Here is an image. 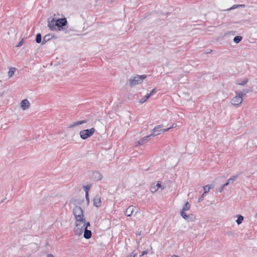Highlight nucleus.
I'll use <instances>...</instances> for the list:
<instances>
[{"label":"nucleus","instance_id":"19","mask_svg":"<svg viewBox=\"0 0 257 257\" xmlns=\"http://www.w3.org/2000/svg\"><path fill=\"white\" fill-rule=\"evenodd\" d=\"M214 188V185H205L203 187V189H204V194H206L207 193V192H208L210 190V189H211V188Z\"/></svg>","mask_w":257,"mask_h":257},{"label":"nucleus","instance_id":"1","mask_svg":"<svg viewBox=\"0 0 257 257\" xmlns=\"http://www.w3.org/2000/svg\"><path fill=\"white\" fill-rule=\"evenodd\" d=\"M68 23L66 18H55L48 19V27L51 31H61L65 29Z\"/></svg>","mask_w":257,"mask_h":257},{"label":"nucleus","instance_id":"15","mask_svg":"<svg viewBox=\"0 0 257 257\" xmlns=\"http://www.w3.org/2000/svg\"><path fill=\"white\" fill-rule=\"evenodd\" d=\"M134 212V207L133 206H129L125 210L124 214L126 216L130 217Z\"/></svg>","mask_w":257,"mask_h":257},{"label":"nucleus","instance_id":"41","mask_svg":"<svg viewBox=\"0 0 257 257\" xmlns=\"http://www.w3.org/2000/svg\"><path fill=\"white\" fill-rule=\"evenodd\" d=\"M47 257H55L52 254L50 253L47 255Z\"/></svg>","mask_w":257,"mask_h":257},{"label":"nucleus","instance_id":"23","mask_svg":"<svg viewBox=\"0 0 257 257\" xmlns=\"http://www.w3.org/2000/svg\"><path fill=\"white\" fill-rule=\"evenodd\" d=\"M36 43H37L38 44H39L42 42V36L40 33H38L37 34L36 38Z\"/></svg>","mask_w":257,"mask_h":257},{"label":"nucleus","instance_id":"29","mask_svg":"<svg viewBox=\"0 0 257 257\" xmlns=\"http://www.w3.org/2000/svg\"><path fill=\"white\" fill-rule=\"evenodd\" d=\"M188 216V218L187 217H185L186 218H184L185 220H188V221H192L193 220V219H194V216L193 215L191 214V215H187Z\"/></svg>","mask_w":257,"mask_h":257},{"label":"nucleus","instance_id":"35","mask_svg":"<svg viewBox=\"0 0 257 257\" xmlns=\"http://www.w3.org/2000/svg\"><path fill=\"white\" fill-rule=\"evenodd\" d=\"M136 254H134V252H132L130 254L127 255L126 257H135Z\"/></svg>","mask_w":257,"mask_h":257},{"label":"nucleus","instance_id":"46","mask_svg":"<svg viewBox=\"0 0 257 257\" xmlns=\"http://www.w3.org/2000/svg\"><path fill=\"white\" fill-rule=\"evenodd\" d=\"M255 216H257V213L256 214Z\"/></svg>","mask_w":257,"mask_h":257},{"label":"nucleus","instance_id":"28","mask_svg":"<svg viewBox=\"0 0 257 257\" xmlns=\"http://www.w3.org/2000/svg\"><path fill=\"white\" fill-rule=\"evenodd\" d=\"M158 190V188H157L155 185L151 186L150 187V191L153 193L156 192Z\"/></svg>","mask_w":257,"mask_h":257},{"label":"nucleus","instance_id":"3","mask_svg":"<svg viewBox=\"0 0 257 257\" xmlns=\"http://www.w3.org/2000/svg\"><path fill=\"white\" fill-rule=\"evenodd\" d=\"M147 78L146 75H134L129 79V84L131 87H133L138 84L142 83L143 80Z\"/></svg>","mask_w":257,"mask_h":257},{"label":"nucleus","instance_id":"32","mask_svg":"<svg viewBox=\"0 0 257 257\" xmlns=\"http://www.w3.org/2000/svg\"><path fill=\"white\" fill-rule=\"evenodd\" d=\"M156 92V89L155 88H154L152 89V90L151 91L150 93H148V94L151 96L153 94V93Z\"/></svg>","mask_w":257,"mask_h":257},{"label":"nucleus","instance_id":"14","mask_svg":"<svg viewBox=\"0 0 257 257\" xmlns=\"http://www.w3.org/2000/svg\"><path fill=\"white\" fill-rule=\"evenodd\" d=\"M92 178L94 180L98 181L102 179V175L99 172L95 171L93 173Z\"/></svg>","mask_w":257,"mask_h":257},{"label":"nucleus","instance_id":"22","mask_svg":"<svg viewBox=\"0 0 257 257\" xmlns=\"http://www.w3.org/2000/svg\"><path fill=\"white\" fill-rule=\"evenodd\" d=\"M242 40V37L241 36H236L234 37L233 42L236 44H238L239 42H240Z\"/></svg>","mask_w":257,"mask_h":257},{"label":"nucleus","instance_id":"34","mask_svg":"<svg viewBox=\"0 0 257 257\" xmlns=\"http://www.w3.org/2000/svg\"><path fill=\"white\" fill-rule=\"evenodd\" d=\"M148 253V250H144L142 254L140 255V256H143L145 254H147V253Z\"/></svg>","mask_w":257,"mask_h":257},{"label":"nucleus","instance_id":"33","mask_svg":"<svg viewBox=\"0 0 257 257\" xmlns=\"http://www.w3.org/2000/svg\"><path fill=\"white\" fill-rule=\"evenodd\" d=\"M85 198L88 204L89 203V193L85 194Z\"/></svg>","mask_w":257,"mask_h":257},{"label":"nucleus","instance_id":"18","mask_svg":"<svg viewBox=\"0 0 257 257\" xmlns=\"http://www.w3.org/2000/svg\"><path fill=\"white\" fill-rule=\"evenodd\" d=\"M240 174V173H239L238 174H237V175H235L232 176L230 178H229L227 180L228 183H229L230 184H233L234 182L235 181H236V179L238 178V176H239Z\"/></svg>","mask_w":257,"mask_h":257},{"label":"nucleus","instance_id":"44","mask_svg":"<svg viewBox=\"0 0 257 257\" xmlns=\"http://www.w3.org/2000/svg\"><path fill=\"white\" fill-rule=\"evenodd\" d=\"M4 200H5V199H3V200H2V201L0 202V203H2L3 202H4Z\"/></svg>","mask_w":257,"mask_h":257},{"label":"nucleus","instance_id":"43","mask_svg":"<svg viewBox=\"0 0 257 257\" xmlns=\"http://www.w3.org/2000/svg\"><path fill=\"white\" fill-rule=\"evenodd\" d=\"M171 257H179V256L177 255H173Z\"/></svg>","mask_w":257,"mask_h":257},{"label":"nucleus","instance_id":"21","mask_svg":"<svg viewBox=\"0 0 257 257\" xmlns=\"http://www.w3.org/2000/svg\"><path fill=\"white\" fill-rule=\"evenodd\" d=\"M237 219L236 220V222L238 225L240 224L243 220V217L240 214L237 215Z\"/></svg>","mask_w":257,"mask_h":257},{"label":"nucleus","instance_id":"20","mask_svg":"<svg viewBox=\"0 0 257 257\" xmlns=\"http://www.w3.org/2000/svg\"><path fill=\"white\" fill-rule=\"evenodd\" d=\"M249 91L250 90L249 89H244L242 91L237 92L239 95H240L242 97L244 95H246V94L248 93Z\"/></svg>","mask_w":257,"mask_h":257},{"label":"nucleus","instance_id":"13","mask_svg":"<svg viewBox=\"0 0 257 257\" xmlns=\"http://www.w3.org/2000/svg\"><path fill=\"white\" fill-rule=\"evenodd\" d=\"M87 122V120L84 119L82 120L78 121L76 122H73L72 124H71L69 126L68 128H72L73 127L76 125H78L80 124H82L85 123H86Z\"/></svg>","mask_w":257,"mask_h":257},{"label":"nucleus","instance_id":"8","mask_svg":"<svg viewBox=\"0 0 257 257\" xmlns=\"http://www.w3.org/2000/svg\"><path fill=\"white\" fill-rule=\"evenodd\" d=\"M93 205L96 207H99L101 205V197L96 195L93 199Z\"/></svg>","mask_w":257,"mask_h":257},{"label":"nucleus","instance_id":"24","mask_svg":"<svg viewBox=\"0 0 257 257\" xmlns=\"http://www.w3.org/2000/svg\"><path fill=\"white\" fill-rule=\"evenodd\" d=\"M150 95L148 94V93H147L144 97L143 98H142L141 99H140L139 100V102L140 103H143L144 102H145L149 97H150Z\"/></svg>","mask_w":257,"mask_h":257},{"label":"nucleus","instance_id":"38","mask_svg":"<svg viewBox=\"0 0 257 257\" xmlns=\"http://www.w3.org/2000/svg\"><path fill=\"white\" fill-rule=\"evenodd\" d=\"M224 187H223V186H221L218 190L219 192H221L223 189H224Z\"/></svg>","mask_w":257,"mask_h":257},{"label":"nucleus","instance_id":"25","mask_svg":"<svg viewBox=\"0 0 257 257\" xmlns=\"http://www.w3.org/2000/svg\"><path fill=\"white\" fill-rule=\"evenodd\" d=\"M16 69L15 68H12L10 69L8 72V76L9 77H11L14 74Z\"/></svg>","mask_w":257,"mask_h":257},{"label":"nucleus","instance_id":"9","mask_svg":"<svg viewBox=\"0 0 257 257\" xmlns=\"http://www.w3.org/2000/svg\"><path fill=\"white\" fill-rule=\"evenodd\" d=\"M152 136L151 135H149L148 136H145V137L141 139L138 142V145H142L146 143V141L151 140L152 138Z\"/></svg>","mask_w":257,"mask_h":257},{"label":"nucleus","instance_id":"2","mask_svg":"<svg viewBox=\"0 0 257 257\" xmlns=\"http://www.w3.org/2000/svg\"><path fill=\"white\" fill-rule=\"evenodd\" d=\"M73 214L76 220L75 227L80 226L81 222H85L83 210L81 207L76 206L73 209Z\"/></svg>","mask_w":257,"mask_h":257},{"label":"nucleus","instance_id":"31","mask_svg":"<svg viewBox=\"0 0 257 257\" xmlns=\"http://www.w3.org/2000/svg\"><path fill=\"white\" fill-rule=\"evenodd\" d=\"M244 5H235L232 7L231 9H233L238 7H244Z\"/></svg>","mask_w":257,"mask_h":257},{"label":"nucleus","instance_id":"6","mask_svg":"<svg viewBox=\"0 0 257 257\" xmlns=\"http://www.w3.org/2000/svg\"><path fill=\"white\" fill-rule=\"evenodd\" d=\"M242 97L236 92V95L231 100V103L234 106H239L242 102Z\"/></svg>","mask_w":257,"mask_h":257},{"label":"nucleus","instance_id":"17","mask_svg":"<svg viewBox=\"0 0 257 257\" xmlns=\"http://www.w3.org/2000/svg\"><path fill=\"white\" fill-rule=\"evenodd\" d=\"M84 228H83L82 227L80 228L78 226H77L74 228V232L76 235L80 236L82 234L83 232L84 231Z\"/></svg>","mask_w":257,"mask_h":257},{"label":"nucleus","instance_id":"16","mask_svg":"<svg viewBox=\"0 0 257 257\" xmlns=\"http://www.w3.org/2000/svg\"><path fill=\"white\" fill-rule=\"evenodd\" d=\"M84 237L86 239H89L91 238L92 236V233L91 230L86 229V228H84Z\"/></svg>","mask_w":257,"mask_h":257},{"label":"nucleus","instance_id":"10","mask_svg":"<svg viewBox=\"0 0 257 257\" xmlns=\"http://www.w3.org/2000/svg\"><path fill=\"white\" fill-rule=\"evenodd\" d=\"M21 106L23 110L28 109L30 106L29 101L27 99L23 100L21 103Z\"/></svg>","mask_w":257,"mask_h":257},{"label":"nucleus","instance_id":"36","mask_svg":"<svg viewBox=\"0 0 257 257\" xmlns=\"http://www.w3.org/2000/svg\"><path fill=\"white\" fill-rule=\"evenodd\" d=\"M23 39H22L20 42H19V43L16 46V47H18L21 46L23 44Z\"/></svg>","mask_w":257,"mask_h":257},{"label":"nucleus","instance_id":"11","mask_svg":"<svg viewBox=\"0 0 257 257\" xmlns=\"http://www.w3.org/2000/svg\"><path fill=\"white\" fill-rule=\"evenodd\" d=\"M53 37H54V36L51 34H48L47 35H46L43 39V41L42 42V45L45 44L47 42L51 40Z\"/></svg>","mask_w":257,"mask_h":257},{"label":"nucleus","instance_id":"45","mask_svg":"<svg viewBox=\"0 0 257 257\" xmlns=\"http://www.w3.org/2000/svg\"><path fill=\"white\" fill-rule=\"evenodd\" d=\"M3 95L2 94H0V96H2Z\"/></svg>","mask_w":257,"mask_h":257},{"label":"nucleus","instance_id":"12","mask_svg":"<svg viewBox=\"0 0 257 257\" xmlns=\"http://www.w3.org/2000/svg\"><path fill=\"white\" fill-rule=\"evenodd\" d=\"M248 81V79L246 78H243V79H238L236 80V83L240 85H244Z\"/></svg>","mask_w":257,"mask_h":257},{"label":"nucleus","instance_id":"7","mask_svg":"<svg viewBox=\"0 0 257 257\" xmlns=\"http://www.w3.org/2000/svg\"><path fill=\"white\" fill-rule=\"evenodd\" d=\"M190 207H191V205L188 202H186L185 203V204L182 208V210L180 212L181 215L182 216V217L183 218H186L185 217L188 218V216L187 215V214L185 213V211L189 210L190 209Z\"/></svg>","mask_w":257,"mask_h":257},{"label":"nucleus","instance_id":"42","mask_svg":"<svg viewBox=\"0 0 257 257\" xmlns=\"http://www.w3.org/2000/svg\"><path fill=\"white\" fill-rule=\"evenodd\" d=\"M112 3V1H109L107 2L108 4H111Z\"/></svg>","mask_w":257,"mask_h":257},{"label":"nucleus","instance_id":"40","mask_svg":"<svg viewBox=\"0 0 257 257\" xmlns=\"http://www.w3.org/2000/svg\"><path fill=\"white\" fill-rule=\"evenodd\" d=\"M176 126V124H173L171 126L169 127V128H170V129L172 128H174V127H175Z\"/></svg>","mask_w":257,"mask_h":257},{"label":"nucleus","instance_id":"30","mask_svg":"<svg viewBox=\"0 0 257 257\" xmlns=\"http://www.w3.org/2000/svg\"><path fill=\"white\" fill-rule=\"evenodd\" d=\"M82 223H84V225H83V226H82V227L83 228H86V229H87V228L90 226V224L89 223V222H86L85 221V222H81Z\"/></svg>","mask_w":257,"mask_h":257},{"label":"nucleus","instance_id":"37","mask_svg":"<svg viewBox=\"0 0 257 257\" xmlns=\"http://www.w3.org/2000/svg\"><path fill=\"white\" fill-rule=\"evenodd\" d=\"M205 194H203L198 199V202H201L202 200H203V198L204 197Z\"/></svg>","mask_w":257,"mask_h":257},{"label":"nucleus","instance_id":"4","mask_svg":"<svg viewBox=\"0 0 257 257\" xmlns=\"http://www.w3.org/2000/svg\"><path fill=\"white\" fill-rule=\"evenodd\" d=\"M95 132V129L94 127L90 129L83 130L79 132V135L82 140H86L92 136Z\"/></svg>","mask_w":257,"mask_h":257},{"label":"nucleus","instance_id":"27","mask_svg":"<svg viewBox=\"0 0 257 257\" xmlns=\"http://www.w3.org/2000/svg\"><path fill=\"white\" fill-rule=\"evenodd\" d=\"M155 186L157 188H158V189L160 188L161 190H163L165 188L164 186L161 185V183L160 181L157 182V183L156 185H155Z\"/></svg>","mask_w":257,"mask_h":257},{"label":"nucleus","instance_id":"26","mask_svg":"<svg viewBox=\"0 0 257 257\" xmlns=\"http://www.w3.org/2000/svg\"><path fill=\"white\" fill-rule=\"evenodd\" d=\"M91 186L90 185H85L83 186V188L84 191L85 192V194L89 193V191L90 189Z\"/></svg>","mask_w":257,"mask_h":257},{"label":"nucleus","instance_id":"5","mask_svg":"<svg viewBox=\"0 0 257 257\" xmlns=\"http://www.w3.org/2000/svg\"><path fill=\"white\" fill-rule=\"evenodd\" d=\"M162 126L163 125H159L156 126L153 130V133L150 134L152 137H154L155 136H157L162 133L168 131L170 130V128L161 129Z\"/></svg>","mask_w":257,"mask_h":257},{"label":"nucleus","instance_id":"39","mask_svg":"<svg viewBox=\"0 0 257 257\" xmlns=\"http://www.w3.org/2000/svg\"><path fill=\"white\" fill-rule=\"evenodd\" d=\"M229 184H230L229 183H228V181H227V182L225 184H224L222 186H223V187H225Z\"/></svg>","mask_w":257,"mask_h":257}]
</instances>
